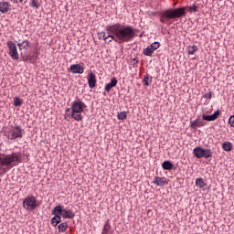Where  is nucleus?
Returning <instances> with one entry per match:
<instances>
[{
	"label": "nucleus",
	"instance_id": "obj_27",
	"mask_svg": "<svg viewBox=\"0 0 234 234\" xmlns=\"http://www.w3.org/2000/svg\"><path fill=\"white\" fill-rule=\"evenodd\" d=\"M197 50H198V48L195 45L188 46V48H187V52H188L189 55L195 54V52H197Z\"/></svg>",
	"mask_w": 234,
	"mask_h": 234
},
{
	"label": "nucleus",
	"instance_id": "obj_1",
	"mask_svg": "<svg viewBox=\"0 0 234 234\" xmlns=\"http://www.w3.org/2000/svg\"><path fill=\"white\" fill-rule=\"evenodd\" d=\"M106 32H112L115 43L122 45V43H129L136 36V30L132 26H125L120 23L112 26H108L105 28Z\"/></svg>",
	"mask_w": 234,
	"mask_h": 234
},
{
	"label": "nucleus",
	"instance_id": "obj_26",
	"mask_svg": "<svg viewBox=\"0 0 234 234\" xmlns=\"http://www.w3.org/2000/svg\"><path fill=\"white\" fill-rule=\"evenodd\" d=\"M109 231H111V223H109V220H107L104 224L101 234H108Z\"/></svg>",
	"mask_w": 234,
	"mask_h": 234
},
{
	"label": "nucleus",
	"instance_id": "obj_12",
	"mask_svg": "<svg viewBox=\"0 0 234 234\" xmlns=\"http://www.w3.org/2000/svg\"><path fill=\"white\" fill-rule=\"evenodd\" d=\"M88 83L90 89H94V87H96V75L92 71L88 75Z\"/></svg>",
	"mask_w": 234,
	"mask_h": 234
},
{
	"label": "nucleus",
	"instance_id": "obj_4",
	"mask_svg": "<svg viewBox=\"0 0 234 234\" xmlns=\"http://www.w3.org/2000/svg\"><path fill=\"white\" fill-rule=\"evenodd\" d=\"M85 109H87V104L78 99L72 102L70 108L66 110L65 114L68 118H73L76 122H81L83 120L82 112Z\"/></svg>",
	"mask_w": 234,
	"mask_h": 234
},
{
	"label": "nucleus",
	"instance_id": "obj_5",
	"mask_svg": "<svg viewBox=\"0 0 234 234\" xmlns=\"http://www.w3.org/2000/svg\"><path fill=\"white\" fill-rule=\"evenodd\" d=\"M24 130L21 126H11L8 131L5 132V136L8 140H17V138H23Z\"/></svg>",
	"mask_w": 234,
	"mask_h": 234
},
{
	"label": "nucleus",
	"instance_id": "obj_13",
	"mask_svg": "<svg viewBox=\"0 0 234 234\" xmlns=\"http://www.w3.org/2000/svg\"><path fill=\"white\" fill-rule=\"evenodd\" d=\"M118 85V80L116 77L112 78L111 82L107 83L105 85L104 90L106 92H111V89H113V87H116Z\"/></svg>",
	"mask_w": 234,
	"mask_h": 234
},
{
	"label": "nucleus",
	"instance_id": "obj_16",
	"mask_svg": "<svg viewBox=\"0 0 234 234\" xmlns=\"http://www.w3.org/2000/svg\"><path fill=\"white\" fill-rule=\"evenodd\" d=\"M61 217L63 218H74L75 214H74V212L72 210L63 209Z\"/></svg>",
	"mask_w": 234,
	"mask_h": 234
},
{
	"label": "nucleus",
	"instance_id": "obj_19",
	"mask_svg": "<svg viewBox=\"0 0 234 234\" xmlns=\"http://www.w3.org/2000/svg\"><path fill=\"white\" fill-rule=\"evenodd\" d=\"M196 186L200 187V189H204L205 186H207L206 182H204V178L199 177L196 179Z\"/></svg>",
	"mask_w": 234,
	"mask_h": 234
},
{
	"label": "nucleus",
	"instance_id": "obj_22",
	"mask_svg": "<svg viewBox=\"0 0 234 234\" xmlns=\"http://www.w3.org/2000/svg\"><path fill=\"white\" fill-rule=\"evenodd\" d=\"M107 32V37L106 39H104L105 43H112V41H114L113 36L114 33H112V31H106Z\"/></svg>",
	"mask_w": 234,
	"mask_h": 234
},
{
	"label": "nucleus",
	"instance_id": "obj_34",
	"mask_svg": "<svg viewBox=\"0 0 234 234\" xmlns=\"http://www.w3.org/2000/svg\"><path fill=\"white\" fill-rule=\"evenodd\" d=\"M204 98H206V100H211V98H213V92L209 91V92L206 93L204 95Z\"/></svg>",
	"mask_w": 234,
	"mask_h": 234
},
{
	"label": "nucleus",
	"instance_id": "obj_2",
	"mask_svg": "<svg viewBox=\"0 0 234 234\" xmlns=\"http://www.w3.org/2000/svg\"><path fill=\"white\" fill-rule=\"evenodd\" d=\"M21 164V153L0 154V175H6L10 169Z\"/></svg>",
	"mask_w": 234,
	"mask_h": 234
},
{
	"label": "nucleus",
	"instance_id": "obj_30",
	"mask_svg": "<svg viewBox=\"0 0 234 234\" xmlns=\"http://www.w3.org/2000/svg\"><path fill=\"white\" fill-rule=\"evenodd\" d=\"M118 120H126L127 119V112H121L117 115Z\"/></svg>",
	"mask_w": 234,
	"mask_h": 234
},
{
	"label": "nucleus",
	"instance_id": "obj_23",
	"mask_svg": "<svg viewBox=\"0 0 234 234\" xmlns=\"http://www.w3.org/2000/svg\"><path fill=\"white\" fill-rule=\"evenodd\" d=\"M60 222H61V216H55L51 219V224L54 228H56V226H58V224H59Z\"/></svg>",
	"mask_w": 234,
	"mask_h": 234
},
{
	"label": "nucleus",
	"instance_id": "obj_20",
	"mask_svg": "<svg viewBox=\"0 0 234 234\" xmlns=\"http://www.w3.org/2000/svg\"><path fill=\"white\" fill-rule=\"evenodd\" d=\"M17 46L19 47L20 50H23V48L28 50L30 44L28 43V40H24L22 43H18Z\"/></svg>",
	"mask_w": 234,
	"mask_h": 234
},
{
	"label": "nucleus",
	"instance_id": "obj_28",
	"mask_svg": "<svg viewBox=\"0 0 234 234\" xmlns=\"http://www.w3.org/2000/svg\"><path fill=\"white\" fill-rule=\"evenodd\" d=\"M14 105L15 107H21V105H23V100H21L19 97H16L14 99Z\"/></svg>",
	"mask_w": 234,
	"mask_h": 234
},
{
	"label": "nucleus",
	"instance_id": "obj_10",
	"mask_svg": "<svg viewBox=\"0 0 234 234\" xmlns=\"http://www.w3.org/2000/svg\"><path fill=\"white\" fill-rule=\"evenodd\" d=\"M153 184L158 186L159 187H164V186H167L168 182L165 177L154 176L153 179Z\"/></svg>",
	"mask_w": 234,
	"mask_h": 234
},
{
	"label": "nucleus",
	"instance_id": "obj_25",
	"mask_svg": "<svg viewBox=\"0 0 234 234\" xmlns=\"http://www.w3.org/2000/svg\"><path fill=\"white\" fill-rule=\"evenodd\" d=\"M222 147H223V150L227 152H229L233 149V145L231 144L230 142L223 143Z\"/></svg>",
	"mask_w": 234,
	"mask_h": 234
},
{
	"label": "nucleus",
	"instance_id": "obj_15",
	"mask_svg": "<svg viewBox=\"0 0 234 234\" xmlns=\"http://www.w3.org/2000/svg\"><path fill=\"white\" fill-rule=\"evenodd\" d=\"M52 215H55V217H61L63 215V207L60 205L55 207L52 210Z\"/></svg>",
	"mask_w": 234,
	"mask_h": 234
},
{
	"label": "nucleus",
	"instance_id": "obj_33",
	"mask_svg": "<svg viewBox=\"0 0 234 234\" xmlns=\"http://www.w3.org/2000/svg\"><path fill=\"white\" fill-rule=\"evenodd\" d=\"M151 48L154 50H158L160 48V42H154L150 45Z\"/></svg>",
	"mask_w": 234,
	"mask_h": 234
},
{
	"label": "nucleus",
	"instance_id": "obj_18",
	"mask_svg": "<svg viewBox=\"0 0 234 234\" xmlns=\"http://www.w3.org/2000/svg\"><path fill=\"white\" fill-rule=\"evenodd\" d=\"M204 125H205L204 121L196 120L191 122L190 127L191 129H197V127H204Z\"/></svg>",
	"mask_w": 234,
	"mask_h": 234
},
{
	"label": "nucleus",
	"instance_id": "obj_14",
	"mask_svg": "<svg viewBox=\"0 0 234 234\" xmlns=\"http://www.w3.org/2000/svg\"><path fill=\"white\" fill-rule=\"evenodd\" d=\"M220 116V111H216L212 115H203L206 122H215Z\"/></svg>",
	"mask_w": 234,
	"mask_h": 234
},
{
	"label": "nucleus",
	"instance_id": "obj_31",
	"mask_svg": "<svg viewBox=\"0 0 234 234\" xmlns=\"http://www.w3.org/2000/svg\"><path fill=\"white\" fill-rule=\"evenodd\" d=\"M151 81H153V80L149 76H144L143 82L144 83V85H146V87H149V85H151Z\"/></svg>",
	"mask_w": 234,
	"mask_h": 234
},
{
	"label": "nucleus",
	"instance_id": "obj_21",
	"mask_svg": "<svg viewBox=\"0 0 234 234\" xmlns=\"http://www.w3.org/2000/svg\"><path fill=\"white\" fill-rule=\"evenodd\" d=\"M143 53L144 56L151 57L154 53V49L151 48V46H148L146 48L144 49Z\"/></svg>",
	"mask_w": 234,
	"mask_h": 234
},
{
	"label": "nucleus",
	"instance_id": "obj_29",
	"mask_svg": "<svg viewBox=\"0 0 234 234\" xmlns=\"http://www.w3.org/2000/svg\"><path fill=\"white\" fill-rule=\"evenodd\" d=\"M30 6L32 7V8H39V1H37V0H30Z\"/></svg>",
	"mask_w": 234,
	"mask_h": 234
},
{
	"label": "nucleus",
	"instance_id": "obj_8",
	"mask_svg": "<svg viewBox=\"0 0 234 234\" xmlns=\"http://www.w3.org/2000/svg\"><path fill=\"white\" fill-rule=\"evenodd\" d=\"M9 56L12 59H19V53H17V46L12 41H7Z\"/></svg>",
	"mask_w": 234,
	"mask_h": 234
},
{
	"label": "nucleus",
	"instance_id": "obj_17",
	"mask_svg": "<svg viewBox=\"0 0 234 234\" xmlns=\"http://www.w3.org/2000/svg\"><path fill=\"white\" fill-rule=\"evenodd\" d=\"M162 167L165 171H171L175 167V165H173V163H171V161H165L162 164Z\"/></svg>",
	"mask_w": 234,
	"mask_h": 234
},
{
	"label": "nucleus",
	"instance_id": "obj_11",
	"mask_svg": "<svg viewBox=\"0 0 234 234\" xmlns=\"http://www.w3.org/2000/svg\"><path fill=\"white\" fill-rule=\"evenodd\" d=\"M12 5L10 2H0V12L1 14H6L10 12Z\"/></svg>",
	"mask_w": 234,
	"mask_h": 234
},
{
	"label": "nucleus",
	"instance_id": "obj_7",
	"mask_svg": "<svg viewBox=\"0 0 234 234\" xmlns=\"http://www.w3.org/2000/svg\"><path fill=\"white\" fill-rule=\"evenodd\" d=\"M193 154L196 156V158H211L213 156V152H211V149H204L200 146L196 147L193 150Z\"/></svg>",
	"mask_w": 234,
	"mask_h": 234
},
{
	"label": "nucleus",
	"instance_id": "obj_35",
	"mask_svg": "<svg viewBox=\"0 0 234 234\" xmlns=\"http://www.w3.org/2000/svg\"><path fill=\"white\" fill-rule=\"evenodd\" d=\"M36 58H37L36 56H33V57L32 56H27V58L25 59V61L27 60V61L34 62V61H36Z\"/></svg>",
	"mask_w": 234,
	"mask_h": 234
},
{
	"label": "nucleus",
	"instance_id": "obj_24",
	"mask_svg": "<svg viewBox=\"0 0 234 234\" xmlns=\"http://www.w3.org/2000/svg\"><path fill=\"white\" fill-rule=\"evenodd\" d=\"M67 228H69V224H67V222L60 223L58 225V233H65V231H67Z\"/></svg>",
	"mask_w": 234,
	"mask_h": 234
},
{
	"label": "nucleus",
	"instance_id": "obj_36",
	"mask_svg": "<svg viewBox=\"0 0 234 234\" xmlns=\"http://www.w3.org/2000/svg\"><path fill=\"white\" fill-rule=\"evenodd\" d=\"M15 3H23V0H16Z\"/></svg>",
	"mask_w": 234,
	"mask_h": 234
},
{
	"label": "nucleus",
	"instance_id": "obj_6",
	"mask_svg": "<svg viewBox=\"0 0 234 234\" xmlns=\"http://www.w3.org/2000/svg\"><path fill=\"white\" fill-rule=\"evenodd\" d=\"M37 206H39V202L33 196L26 197L23 201V207L27 211H34Z\"/></svg>",
	"mask_w": 234,
	"mask_h": 234
},
{
	"label": "nucleus",
	"instance_id": "obj_9",
	"mask_svg": "<svg viewBox=\"0 0 234 234\" xmlns=\"http://www.w3.org/2000/svg\"><path fill=\"white\" fill-rule=\"evenodd\" d=\"M72 74H83L85 72V68L81 64H73L69 68Z\"/></svg>",
	"mask_w": 234,
	"mask_h": 234
},
{
	"label": "nucleus",
	"instance_id": "obj_32",
	"mask_svg": "<svg viewBox=\"0 0 234 234\" xmlns=\"http://www.w3.org/2000/svg\"><path fill=\"white\" fill-rule=\"evenodd\" d=\"M98 37L99 39H103V41H105V39H107V33H105V31L99 32Z\"/></svg>",
	"mask_w": 234,
	"mask_h": 234
},
{
	"label": "nucleus",
	"instance_id": "obj_3",
	"mask_svg": "<svg viewBox=\"0 0 234 234\" xmlns=\"http://www.w3.org/2000/svg\"><path fill=\"white\" fill-rule=\"evenodd\" d=\"M186 12H198V5H193L191 6L179 7L176 9H168L161 14L160 21L167 25V19H178L186 16Z\"/></svg>",
	"mask_w": 234,
	"mask_h": 234
}]
</instances>
